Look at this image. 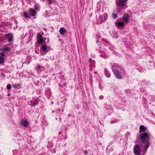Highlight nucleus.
Instances as JSON below:
<instances>
[{
  "label": "nucleus",
  "mask_w": 155,
  "mask_h": 155,
  "mask_svg": "<svg viewBox=\"0 0 155 155\" xmlns=\"http://www.w3.org/2000/svg\"><path fill=\"white\" fill-rule=\"evenodd\" d=\"M139 138L141 140L142 142L144 143L146 142V139H149V135L147 133H145L141 134Z\"/></svg>",
  "instance_id": "f257e3e1"
},
{
  "label": "nucleus",
  "mask_w": 155,
  "mask_h": 155,
  "mask_svg": "<svg viewBox=\"0 0 155 155\" xmlns=\"http://www.w3.org/2000/svg\"><path fill=\"white\" fill-rule=\"evenodd\" d=\"M141 150L139 146L138 145L134 146V152L136 155H139L140 153Z\"/></svg>",
  "instance_id": "f03ea898"
},
{
  "label": "nucleus",
  "mask_w": 155,
  "mask_h": 155,
  "mask_svg": "<svg viewBox=\"0 0 155 155\" xmlns=\"http://www.w3.org/2000/svg\"><path fill=\"white\" fill-rule=\"evenodd\" d=\"M37 9L36 8L35 10L32 8H30L29 11V12L32 16H35L37 14Z\"/></svg>",
  "instance_id": "7ed1b4c3"
},
{
  "label": "nucleus",
  "mask_w": 155,
  "mask_h": 155,
  "mask_svg": "<svg viewBox=\"0 0 155 155\" xmlns=\"http://www.w3.org/2000/svg\"><path fill=\"white\" fill-rule=\"evenodd\" d=\"M6 38L8 39V42H11L13 41V36L11 34H8L6 35Z\"/></svg>",
  "instance_id": "20e7f679"
},
{
  "label": "nucleus",
  "mask_w": 155,
  "mask_h": 155,
  "mask_svg": "<svg viewBox=\"0 0 155 155\" xmlns=\"http://www.w3.org/2000/svg\"><path fill=\"white\" fill-rule=\"evenodd\" d=\"M50 48L46 46V45H44L41 48V50L42 51L47 53L49 50Z\"/></svg>",
  "instance_id": "39448f33"
},
{
  "label": "nucleus",
  "mask_w": 155,
  "mask_h": 155,
  "mask_svg": "<svg viewBox=\"0 0 155 155\" xmlns=\"http://www.w3.org/2000/svg\"><path fill=\"white\" fill-rule=\"evenodd\" d=\"M126 0H120L118 3V5L119 7H122L125 5Z\"/></svg>",
  "instance_id": "423d86ee"
},
{
  "label": "nucleus",
  "mask_w": 155,
  "mask_h": 155,
  "mask_svg": "<svg viewBox=\"0 0 155 155\" xmlns=\"http://www.w3.org/2000/svg\"><path fill=\"white\" fill-rule=\"evenodd\" d=\"M140 133L145 132L147 130L146 127L141 125L140 127Z\"/></svg>",
  "instance_id": "0eeeda50"
},
{
  "label": "nucleus",
  "mask_w": 155,
  "mask_h": 155,
  "mask_svg": "<svg viewBox=\"0 0 155 155\" xmlns=\"http://www.w3.org/2000/svg\"><path fill=\"white\" fill-rule=\"evenodd\" d=\"M11 50L10 47H7L6 45H4L3 47L2 51L3 52H6V51H10Z\"/></svg>",
  "instance_id": "6e6552de"
},
{
  "label": "nucleus",
  "mask_w": 155,
  "mask_h": 155,
  "mask_svg": "<svg viewBox=\"0 0 155 155\" xmlns=\"http://www.w3.org/2000/svg\"><path fill=\"white\" fill-rule=\"evenodd\" d=\"M123 19L124 21L126 23L128 22L129 20L128 15L127 14H125L124 16Z\"/></svg>",
  "instance_id": "1a4fd4ad"
},
{
  "label": "nucleus",
  "mask_w": 155,
  "mask_h": 155,
  "mask_svg": "<svg viewBox=\"0 0 155 155\" xmlns=\"http://www.w3.org/2000/svg\"><path fill=\"white\" fill-rule=\"evenodd\" d=\"M66 31V30L63 27L60 28L59 32L61 35L64 34Z\"/></svg>",
  "instance_id": "9d476101"
},
{
  "label": "nucleus",
  "mask_w": 155,
  "mask_h": 155,
  "mask_svg": "<svg viewBox=\"0 0 155 155\" xmlns=\"http://www.w3.org/2000/svg\"><path fill=\"white\" fill-rule=\"evenodd\" d=\"M28 122L25 120H22L21 123L22 125L25 127H26L28 126Z\"/></svg>",
  "instance_id": "9b49d317"
},
{
  "label": "nucleus",
  "mask_w": 155,
  "mask_h": 155,
  "mask_svg": "<svg viewBox=\"0 0 155 155\" xmlns=\"http://www.w3.org/2000/svg\"><path fill=\"white\" fill-rule=\"evenodd\" d=\"M107 18V15L106 14H104L102 16L101 20L102 21H105Z\"/></svg>",
  "instance_id": "f8f14e48"
},
{
  "label": "nucleus",
  "mask_w": 155,
  "mask_h": 155,
  "mask_svg": "<svg viewBox=\"0 0 155 155\" xmlns=\"http://www.w3.org/2000/svg\"><path fill=\"white\" fill-rule=\"evenodd\" d=\"M44 41V39L42 37L41 38H39L38 39L37 41L40 43L42 44L43 43Z\"/></svg>",
  "instance_id": "ddd939ff"
},
{
  "label": "nucleus",
  "mask_w": 155,
  "mask_h": 155,
  "mask_svg": "<svg viewBox=\"0 0 155 155\" xmlns=\"http://www.w3.org/2000/svg\"><path fill=\"white\" fill-rule=\"evenodd\" d=\"M116 66L115 65H113L112 66V70L113 71L114 74L115 75H116Z\"/></svg>",
  "instance_id": "4468645a"
},
{
  "label": "nucleus",
  "mask_w": 155,
  "mask_h": 155,
  "mask_svg": "<svg viewBox=\"0 0 155 155\" xmlns=\"http://www.w3.org/2000/svg\"><path fill=\"white\" fill-rule=\"evenodd\" d=\"M124 25V23L122 22H117V25L118 26H123Z\"/></svg>",
  "instance_id": "2eb2a0df"
},
{
  "label": "nucleus",
  "mask_w": 155,
  "mask_h": 155,
  "mask_svg": "<svg viewBox=\"0 0 155 155\" xmlns=\"http://www.w3.org/2000/svg\"><path fill=\"white\" fill-rule=\"evenodd\" d=\"M4 61V58L0 56V65L3 64Z\"/></svg>",
  "instance_id": "dca6fc26"
},
{
  "label": "nucleus",
  "mask_w": 155,
  "mask_h": 155,
  "mask_svg": "<svg viewBox=\"0 0 155 155\" xmlns=\"http://www.w3.org/2000/svg\"><path fill=\"white\" fill-rule=\"evenodd\" d=\"M122 76L121 75L120 73L117 72V78H122Z\"/></svg>",
  "instance_id": "f3484780"
},
{
  "label": "nucleus",
  "mask_w": 155,
  "mask_h": 155,
  "mask_svg": "<svg viewBox=\"0 0 155 155\" xmlns=\"http://www.w3.org/2000/svg\"><path fill=\"white\" fill-rule=\"evenodd\" d=\"M24 16L25 18H29L28 15V13L26 12H24L23 13Z\"/></svg>",
  "instance_id": "a211bd4d"
},
{
  "label": "nucleus",
  "mask_w": 155,
  "mask_h": 155,
  "mask_svg": "<svg viewBox=\"0 0 155 155\" xmlns=\"http://www.w3.org/2000/svg\"><path fill=\"white\" fill-rule=\"evenodd\" d=\"M150 143L148 142H147L146 143V146L145 147V150H146L149 147Z\"/></svg>",
  "instance_id": "6ab92c4d"
},
{
  "label": "nucleus",
  "mask_w": 155,
  "mask_h": 155,
  "mask_svg": "<svg viewBox=\"0 0 155 155\" xmlns=\"http://www.w3.org/2000/svg\"><path fill=\"white\" fill-rule=\"evenodd\" d=\"M37 39L39 38H41V37H42L41 35V34L40 33H38V35H37Z\"/></svg>",
  "instance_id": "aec40b11"
},
{
  "label": "nucleus",
  "mask_w": 155,
  "mask_h": 155,
  "mask_svg": "<svg viewBox=\"0 0 155 155\" xmlns=\"http://www.w3.org/2000/svg\"><path fill=\"white\" fill-rule=\"evenodd\" d=\"M7 87L8 89H10L11 88V86L10 84H8L7 86Z\"/></svg>",
  "instance_id": "412c9836"
},
{
  "label": "nucleus",
  "mask_w": 155,
  "mask_h": 155,
  "mask_svg": "<svg viewBox=\"0 0 155 155\" xmlns=\"http://www.w3.org/2000/svg\"><path fill=\"white\" fill-rule=\"evenodd\" d=\"M112 16L114 18H116V15L114 13H113L112 14Z\"/></svg>",
  "instance_id": "4be33fe9"
},
{
  "label": "nucleus",
  "mask_w": 155,
  "mask_h": 155,
  "mask_svg": "<svg viewBox=\"0 0 155 155\" xmlns=\"http://www.w3.org/2000/svg\"><path fill=\"white\" fill-rule=\"evenodd\" d=\"M18 85V84H14L13 85V87L17 88V86Z\"/></svg>",
  "instance_id": "5701e85b"
},
{
  "label": "nucleus",
  "mask_w": 155,
  "mask_h": 155,
  "mask_svg": "<svg viewBox=\"0 0 155 155\" xmlns=\"http://www.w3.org/2000/svg\"><path fill=\"white\" fill-rule=\"evenodd\" d=\"M0 54H1V55L2 56H4L5 55V54L3 52H0Z\"/></svg>",
  "instance_id": "b1692460"
},
{
  "label": "nucleus",
  "mask_w": 155,
  "mask_h": 155,
  "mask_svg": "<svg viewBox=\"0 0 155 155\" xmlns=\"http://www.w3.org/2000/svg\"><path fill=\"white\" fill-rule=\"evenodd\" d=\"M48 1H49V4H50L52 3V1L51 0H48Z\"/></svg>",
  "instance_id": "393cba45"
},
{
  "label": "nucleus",
  "mask_w": 155,
  "mask_h": 155,
  "mask_svg": "<svg viewBox=\"0 0 155 155\" xmlns=\"http://www.w3.org/2000/svg\"><path fill=\"white\" fill-rule=\"evenodd\" d=\"M84 153H85V154H86L87 153V151L86 150H85L84 151Z\"/></svg>",
  "instance_id": "a878e982"
},
{
  "label": "nucleus",
  "mask_w": 155,
  "mask_h": 155,
  "mask_svg": "<svg viewBox=\"0 0 155 155\" xmlns=\"http://www.w3.org/2000/svg\"><path fill=\"white\" fill-rule=\"evenodd\" d=\"M118 12H120V10L119 9Z\"/></svg>",
  "instance_id": "bb28decb"
},
{
  "label": "nucleus",
  "mask_w": 155,
  "mask_h": 155,
  "mask_svg": "<svg viewBox=\"0 0 155 155\" xmlns=\"http://www.w3.org/2000/svg\"><path fill=\"white\" fill-rule=\"evenodd\" d=\"M7 95H8V96H9V95H10V94H7Z\"/></svg>",
  "instance_id": "cd10ccee"
},
{
  "label": "nucleus",
  "mask_w": 155,
  "mask_h": 155,
  "mask_svg": "<svg viewBox=\"0 0 155 155\" xmlns=\"http://www.w3.org/2000/svg\"><path fill=\"white\" fill-rule=\"evenodd\" d=\"M89 61H91V59H89Z\"/></svg>",
  "instance_id": "c85d7f7f"
},
{
  "label": "nucleus",
  "mask_w": 155,
  "mask_h": 155,
  "mask_svg": "<svg viewBox=\"0 0 155 155\" xmlns=\"http://www.w3.org/2000/svg\"><path fill=\"white\" fill-rule=\"evenodd\" d=\"M51 103H52V104H53V102H52Z\"/></svg>",
  "instance_id": "c756f323"
}]
</instances>
